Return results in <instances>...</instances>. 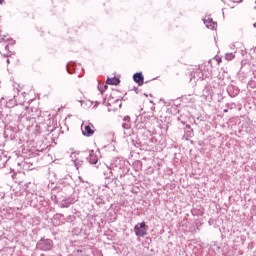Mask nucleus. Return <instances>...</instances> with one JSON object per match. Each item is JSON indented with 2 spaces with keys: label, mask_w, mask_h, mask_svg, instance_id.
Listing matches in <instances>:
<instances>
[{
  "label": "nucleus",
  "mask_w": 256,
  "mask_h": 256,
  "mask_svg": "<svg viewBox=\"0 0 256 256\" xmlns=\"http://www.w3.org/2000/svg\"><path fill=\"white\" fill-rule=\"evenodd\" d=\"M105 89H107V85L104 86V89L103 87H101V85H98V91H100L101 95H103V92L105 91Z\"/></svg>",
  "instance_id": "nucleus-11"
},
{
  "label": "nucleus",
  "mask_w": 256,
  "mask_h": 256,
  "mask_svg": "<svg viewBox=\"0 0 256 256\" xmlns=\"http://www.w3.org/2000/svg\"><path fill=\"white\" fill-rule=\"evenodd\" d=\"M124 121H131V118L129 116H125Z\"/></svg>",
  "instance_id": "nucleus-14"
},
{
  "label": "nucleus",
  "mask_w": 256,
  "mask_h": 256,
  "mask_svg": "<svg viewBox=\"0 0 256 256\" xmlns=\"http://www.w3.org/2000/svg\"><path fill=\"white\" fill-rule=\"evenodd\" d=\"M7 63L9 64V59H7Z\"/></svg>",
  "instance_id": "nucleus-20"
},
{
  "label": "nucleus",
  "mask_w": 256,
  "mask_h": 256,
  "mask_svg": "<svg viewBox=\"0 0 256 256\" xmlns=\"http://www.w3.org/2000/svg\"><path fill=\"white\" fill-rule=\"evenodd\" d=\"M133 79L135 81V83H137L139 86L143 85V81H144V77H143V73L141 72H137L133 75Z\"/></svg>",
  "instance_id": "nucleus-6"
},
{
  "label": "nucleus",
  "mask_w": 256,
  "mask_h": 256,
  "mask_svg": "<svg viewBox=\"0 0 256 256\" xmlns=\"http://www.w3.org/2000/svg\"><path fill=\"white\" fill-rule=\"evenodd\" d=\"M86 159L90 165H97V162L99 161V158H97V155H95L93 150L90 151Z\"/></svg>",
  "instance_id": "nucleus-4"
},
{
  "label": "nucleus",
  "mask_w": 256,
  "mask_h": 256,
  "mask_svg": "<svg viewBox=\"0 0 256 256\" xmlns=\"http://www.w3.org/2000/svg\"><path fill=\"white\" fill-rule=\"evenodd\" d=\"M203 21L207 29H211L213 31V29L217 27V23H215L212 18H204Z\"/></svg>",
  "instance_id": "nucleus-5"
},
{
  "label": "nucleus",
  "mask_w": 256,
  "mask_h": 256,
  "mask_svg": "<svg viewBox=\"0 0 256 256\" xmlns=\"http://www.w3.org/2000/svg\"><path fill=\"white\" fill-rule=\"evenodd\" d=\"M103 175L105 179H111V177H113V171L109 166L103 168Z\"/></svg>",
  "instance_id": "nucleus-7"
},
{
  "label": "nucleus",
  "mask_w": 256,
  "mask_h": 256,
  "mask_svg": "<svg viewBox=\"0 0 256 256\" xmlns=\"http://www.w3.org/2000/svg\"><path fill=\"white\" fill-rule=\"evenodd\" d=\"M100 104V102H96V105H99Z\"/></svg>",
  "instance_id": "nucleus-19"
},
{
  "label": "nucleus",
  "mask_w": 256,
  "mask_h": 256,
  "mask_svg": "<svg viewBox=\"0 0 256 256\" xmlns=\"http://www.w3.org/2000/svg\"><path fill=\"white\" fill-rule=\"evenodd\" d=\"M3 1H4V0H0V5H1V3H3Z\"/></svg>",
  "instance_id": "nucleus-18"
},
{
  "label": "nucleus",
  "mask_w": 256,
  "mask_h": 256,
  "mask_svg": "<svg viewBox=\"0 0 256 256\" xmlns=\"http://www.w3.org/2000/svg\"><path fill=\"white\" fill-rule=\"evenodd\" d=\"M230 48H231V49H235V44H232V45L230 46Z\"/></svg>",
  "instance_id": "nucleus-16"
},
{
  "label": "nucleus",
  "mask_w": 256,
  "mask_h": 256,
  "mask_svg": "<svg viewBox=\"0 0 256 256\" xmlns=\"http://www.w3.org/2000/svg\"><path fill=\"white\" fill-rule=\"evenodd\" d=\"M106 83L107 85H119V83H121V80H119V78L117 77L107 78Z\"/></svg>",
  "instance_id": "nucleus-8"
},
{
  "label": "nucleus",
  "mask_w": 256,
  "mask_h": 256,
  "mask_svg": "<svg viewBox=\"0 0 256 256\" xmlns=\"http://www.w3.org/2000/svg\"><path fill=\"white\" fill-rule=\"evenodd\" d=\"M225 59L227 61H233V59H235V54H233V53H226Z\"/></svg>",
  "instance_id": "nucleus-10"
},
{
  "label": "nucleus",
  "mask_w": 256,
  "mask_h": 256,
  "mask_svg": "<svg viewBox=\"0 0 256 256\" xmlns=\"http://www.w3.org/2000/svg\"><path fill=\"white\" fill-rule=\"evenodd\" d=\"M67 72L70 73V75H73V70L69 68V65L66 66Z\"/></svg>",
  "instance_id": "nucleus-13"
},
{
  "label": "nucleus",
  "mask_w": 256,
  "mask_h": 256,
  "mask_svg": "<svg viewBox=\"0 0 256 256\" xmlns=\"http://www.w3.org/2000/svg\"><path fill=\"white\" fill-rule=\"evenodd\" d=\"M147 225L145 222L135 225L134 232L136 237H145L147 235Z\"/></svg>",
  "instance_id": "nucleus-2"
},
{
  "label": "nucleus",
  "mask_w": 256,
  "mask_h": 256,
  "mask_svg": "<svg viewBox=\"0 0 256 256\" xmlns=\"http://www.w3.org/2000/svg\"><path fill=\"white\" fill-rule=\"evenodd\" d=\"M5 49H9V46L6 45V46H5Z\"/></svg>",
  "instance_id": "nucleus-17"
},
{
  "label": "nucleus",
  "mask_w": 256,
  "mask_h": 256,
  "mask_svg": "<svg viewBox=\"0 0 256 256\" xmlns=\"http://www.w3.org/2000/svg\"><path fill=\"white\" fill-rule=\"evenodd\" d=\"M37 247L41 249V251H51V249H53V240L42 238L37 243Z\"/></svg>",
  "instance_id": "nucleus-1"
},
{
  "label": "nucleus",
  "mask_w": 256,
  "mask_h": 256,
  "mask_svg": "<svg viewBox=\"0 0 256 256\" xmlns=\"http://www.w3.org/2000/svg\"><path fill=\"white\" fill-rule=\"evenodd\" d=\"M79 155H81V154L77 153V152H72L70 154V159H71V161H73V163H75V165H78V163H79Z\"/></svg>",
  "instance_id": "nucleus-9"
},
{
  "label": "nucleus",
  "mask_w": 256,
  "mask_h": 256,
  "mask_svg": "<svg viewBox=\"0 0 256 256\" xmlns=\"http://www.w3.org/2000/svg\"><path fill=\"white\" fill-rule=\"evenodd\" d=\"M254 27H256V23H254Z\"/></svg>",
  "instance_id": "nucleus-21"
},
{
  "label": "nucleus",
  "mask_w": 256,
  "mask_h": 256,
  "mask_svg": "<svg viewBox=\"0 0 256 256\" xmlns=\"http://www.w3.org/2000/svg\"><path fill=\"white\" fill-rule=\"evenodd\" d=\"M188 133H189V137H193V129H191Z\"/></svg>",
  "instance_id": "nucleus-15"
},
{
  "label": "nucleus",
  "mask_w": 256,
  "mask_h": 256,
  "mask_svg": "<svg viewBox=\"0 0 256 256\" xmlns=\"http://www.w3.org/2000/svg\"><path fill=\"white\" fill-rule=\"evenodd\" d=\"M81 130H82V135H84L85 137H91V135L95 133V130H93V124L91 123H88V124L83 123L81 126Z\"/></svg>",
  "instance_id": "nucleus-3"
},
{
  "label": "nucleus",
  "mask_w": 256,
  "mask_h": 256,
  "mask_svg": "<svg viewBox=\"0 0 256 256\" xmlns=\"http://www.w3.org/2000/svg\"><path fill=\"white\" fill-rule=\"evenodd\" d=\"M123 129H130L131 125L129 123L122 124Z\"/></svg>",
  "instance_id": "nucleus-12"
},
{
  "label": "nucleus",
  "mask_w": 256,
  "mask_h": 256,
  "mask_svg": "<svg viewBox=\"0 0 256 256\" xmlns=\"http://www.w3.org/2000/svg\"><path fill=\"white\" fill-rule=\"evenodd\" d=\"M225 113H227V110H224Z\"/></svg>",
  "instance_id": "nucleus-22"
}]
</instances>
